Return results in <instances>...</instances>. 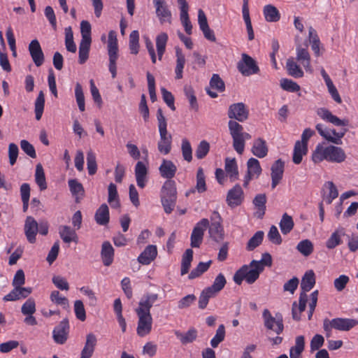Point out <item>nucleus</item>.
Returning a JSON list of instances; mask_svg holds the SVG:
<instances>
[{
    "label": "nucleus",
    "instance_id": "f257e3e1",
    "mask_svg": "<svg viewBox=\"0 0 358 358\" xmlns=\"http://www.w3.org/2000/svg\"><path fill=\"white\" fill-rule=\"evenodd\" d=\"M346 159V155L344 150L335 145H329L323 147L318 144L312 154V160L314 163H320L323 160H327L333 163H341Z\"/></svg>",
    "mask_w": 358,
    "mask_h": 358
},
{
    "label": "nucleus",
    "instance_id": "f03ea898",
    "mask_svg": "<svg viewBox=\"0 0 358 358\" xmlns=\"http://www.w3.org/2000/svg\"><path fill=\"white\" fill-rule=\"evenodd\" d=\"M157 119L160 136L159 141L157 143V148L160 153L167 155L171 150L172 136L168 133L166 120L160 108L157 111Z\"/></svg>",
    "mask_w": 358,
    "mask_h": 358
},
{
    "label": "nucleus",
    "instance_id": "7ed1b4c3",
    "mask_svg": "<svg viewBox=\"0 0 358 358\" xmlns=\"http://www.w3.org/2000/svg\"><path fill=\"white\" fill-rule=\"evenodd\" d=\"M160 197L165 213H171L177 201V189L174 180H166L164 182L161 189Z\"/></svg>",
    "mask_w": 358,
    "mask_h": 358
},
{
    "label": "nucleus",
    "instance_id": "20e7f679",
    "mask_svg": "<svg viewBox=\"0 0 358 358\" xmlns=\"http://www.w3.org/2000/svg\"><path fill=\"white\" fill-rule=\"evenodd\" d=\"M228 127L233 139V147L238 154L241 155L244 151L245 140L250 139L251 135L243 132V126L235 120H229Z\"/></svg>",
    "mask_w": 358,
    "mask_h": 358
},
{
    "label": "nucleus",
    "instance_id": "39448f33",
    "mask_svg": "<svg viewBox=\"0 0 358 358\" xmlns=\"http://www.w3.org/2000/svg\"><path fill=\"white\" fill-rule=\"evenodd\" d=\"M262 317L266 329L272 330L278 335L283 331V317L281 313H276L275 317H273L268 309H264Z\"/></svg>",
    "mask_w": 358,
    "mask_h": 358
},
{
    "label": "nucleus",
    "instance_id": "423d86ee",
    "mask_svg": "<svg viewBox=\"0 0 358 358\" xmlns=\"http://www.w3.org/2000/svg\"><path fill=\"white\" fill-rule=\"evenodd\" d=\"M211 224L208 226L210 237L217 243H221L224 238V232L221 224V216L218 212L214 211L210 217Z\"/></svg>",
    "mask_w": 358,
    "mask_h": 358
},
{
    "label": "nucleus",
    "instance_id": "0eeeda50",
    "mask_svg": "<svg viewBox=\"0 0 358 358\" xmlns=\"http://www.w3.org/2000/svg\"><path fill=\"white\" fill-rule=\"evenodd\" d=\"M237 69L245 76L256 74L259 71L255 60L245 53L242 54V59L238 62Z\"/></svg>",
    "mask_w": 358,
    "mask_h": 358
},
{
    "label": "nucleus",
    "instance_id": "6e6552de",
    "mask_svg": "<svg viewBox=\"0 0 358 358\" xmlns=\"http://www.w3.org/2000/svg\"><path fill=\"white\" fill-rule=\"evenodd\" d=\"M208 226L209 220L207 218H203L196 224L190 236V245L192 248L200 247L203 239L204 232Z\"/></svg>",
    "mask_w": 358,
    "mask_h": 358
},
{
    "label": "nucleus",
    "instance_id": "1a4fd4ad",
    "mask_svg": "<svg viewBox=\"0 0 358 358\" xmlns=\"http://www.w3.org/2000/svg\"><path fill=\"white\" fill-rule=\"evenodd\" d=\"M227 115L230 120L243 122L248 119L249 110L243 102L232 103L229 106Z\"/></svg>",
    "mask_w": 358,
    "mask_h": 358
},
{
    "label": "nucleus",
    "instance_id": "9d476101",
    "mask_svg": "<svg viewBox=\"0 0 358 358\" xmlns=\"http://www.w3.org/2000/svg\"><path fill=\"white\" fill-rule=\"evenodd\" d=\"M69 320L67 318H64L53 329L52 338L54 341L59 345L64 344L69 337Z\"/></svg>",
    "mask_w": 358,
    "mask_h": 358
},
{
    "label": "nucleus",
    "instance_id": "9b49d317",
    "mask_svg": "<svg viewBox=\"0 0 358 358\" xmlns=\"http://www.w3.org/2000/svg\"><path fill=\"white\" fill-rule=\"evenodd\" d=\"M136 314L138 317L136 332L139 336L143 337L149 334L152 330V318L151 314L140 313H136Z\"/></svg>",
    "mask_w": 358,
    "mask_h": 358
},
{
    "label": "nucleus",
    "instance_id": "f8f14e48",
    "mask_svg": "<svg viewBox=\"0 0 358 358\" xmlns=\"http://www.w3.org/2000/svg\"><path fill=\"white\" fill-rule=\"evenodd\" d=\"M244 199V193L240 185L236 184L229 190L226 201L229 206L234 208L240 206Z\"/></svg>",
    "mask_w": 358,
    "mask_h": 358
},
{
    "label": "nucleus",
    "instance_id": "ddd939ff",
    "mask_svg": "<svg viewBox=\"0 0 358 358\" xmlns=\"http://www.w3.org/2000/svg\"><path fill=\"white\" fill-rule=\"evenodd\" d=\"M29 52L36 66H41L45 60L43 52L37 39L32 40L29 44Z\"/></svg>",
    "mask_w": 358,
    "mask_h": 358
},
{
    "label": "nucleus",
    "instance_id": "4468645a",
    "mask_svg": "<svg viewBox=\"0 0 358 358\" xmlns=\"http://www.w3.org/2000/svg\"><path fill=\"white\" fill-rule=\"evenodd\" d=\"M156 9V15L158 17L161 24L168 22L171 23V13L164 0H153Z\"/></svg>",
    "mask_w": 358,
    "mask_h": 358
},
{
    "label": "nucleus",
    "instance_id": "2eb2a0df",
    "mask_svg": "<svg viewBox=\"0 0 358 358\" xmlns=\"http://www.w3.org/2000/svg\"><path fill=\"white\" fill-rule=\"evenodd\" d=\"M24 234L30 243H34L38 231V223L31 216H27L24 226Z\"/></svg>",
    "mask_w": 358,
    "mask_h": 358
},
{
    "label": "nucleus",
    "instance_id": "dca6fc26",
    "mask_svg": "<svg viewBox=\"0 0 358 358\" xmlns=\"http://www.w3.org/2000/svg\"><path fill=\"white\" fill-rule=\"evenodd\" d=\"M285 163L281 159H277L271 166V187L274 189L280 182L284 173Z\"/></svg>",
    "mask_w": 358,
    "mask_h": 358
},
{
    "label": "nucleus",
    "instance_id": "f3484780",
    "mask_svg": "<svg viewBox=\"0 0 358 358\" xmlns=\"http://www.w3.org/2000/svg\"><path fill=\"white\" fill-rule=\"evenodd\" d=\"M12 291L3 296V300L5 301H14L21 299L27 298L31 292V287H23L22 286L13 287Z\"/></svg>",
    "mask_w": 358,
    "mask_h": 358
},
{
    "label": "nucleus",
    "instance_id": "a211bd4d",
    "mask_svg": "<svg viewBox=\"0 0 358 358\" xmlns=\"http://www.w3.org/2000/svg\"><path fill=\"white\" fill-rule=\"evenodd\" d=\"M108 52L109 57V71L112 75V78H115L117 75L116 61L118 57V47L117 42H108Z\"/></svg>",
    "mask_w": 358,
    "mask_h": 358
},
{
    "label": "nucleus",
    "instance_id": "6ab92c4d",
    "mask_svg": "<svg viewBox=\"0 0 358 358\" xmlns=\"http://www.w3.org/2000/svg\"><path fill=\"white\" fill-rule=\"evenodd\" d=\"M157 299V294H147L144 295L138 303V307L136 309V313L150 314V308Z\"/></svg>",
    "mask_w": 358,
    "mask_h": 358
},
{
    "label": "nucleus",
    "instance_id": "aec40b11",
    "mask_svg": "<svg viewBox=\"0 0 358 358\" xmlns=\"http://www.w3.org/2000/svg\"><path fill=\"white\" fill-rule=\"evenodd\" d=\"M96 344V336L93 333L87 334L85 343L81 350L80 358H91L94 352Z\"/></svg>",
    "mask_w": 358,
    "mask_h": 358
},
{
    "label": "nucleus",
    "instance_id": "412c9836",
    "mask_svg": "<svg viewBox=\"0 0 358 358\" xmlns=\"http://www.w3.org/2000/svg\"><path fill=\"white\" fill-rule=\"evenodd\" d=\"M257 262V260H252L250 266L246 265L245 275L246 282L248 284L254 283L259 277V274L263 271V268Z\"/></svg>",
    "mask_w": 358,
    "mask_h": 358
},
{
    "label": "nucleus",
    "instance_id": "4be33fe9",
    "mask_svg": "<svg viewBox=\"0 0 358 358\" xmlns=\"http://www.w3.org/2000/svg\"><path fill=\"white\" fill-rule=\"evenodd\" d=\"M317 131L324 138H325L329 142L333 143L336 145H340L342 143L341 138L345 134L347 129H343L339 136L337 138H333L331 134V129H327L324 125L322 124H317L315 127Z\"/></svg>",
    "mask_w": 358,
    "mask_h": 358
},
{
    "label": "nucleus",
    "instance_id": "5701e85b",
    "mask_svg": "<svg viewBox=\"0 0 358 358\" xmlns=\"http://www.w3.org/2000/svg\"><path fill=\"white\" fill-rule=\"evenodd\" d=\"M148 169L145 164L138 161L135 166V176L137 185L143 188L148 181Z\"/></svg>",
    "mask_w": 358,
    "mask_h": 358
},
{
    "label": "nucleus",
    "instance_id": "b1692460",
    "mask_svg": "<svg viewBox=\"0 0 358 358\" xmlns=\"http://www.w3.org/2000/svg\"><path fill=\"white\" fill-rule=\"evenodd\" d=\"M157 255V246L154 245H149L138 257V262L143 265H148L155 259Z\"/></svg>",
    "mask_w": 358,
    "mask_h": 358
},
{
    "label": "nucleus",
    "instance_id": "393cba45",
    "mask_svg": "<svg viewBox=\"0 0 358 358\" xmlns=\"http://www.w3.org/2000/svg\"><path fill=\"white\" fill-rule=\"evenodd\" d=\"M161 176L167 180H171L176 175L177 167L171 160L163 159L159 167Z\"/></svg>",
    "mask_w": 358,
    "mask_h": 358
},
{
    "label": "nucleus",
    "instance_id": "a878e982",
    "mask_svg": "<svg viewBox=\"0 0 358 358\" xmlns=\"http://www.w3.org/2000/svg\"><path fill=\"white\" fill-rule=\"evenodd\" d=\"M317 114L323 120L332 123L335 126H346L348 121L345 120H341L336 115H333L328 109L320 108L317 110Z\"/></svg>",
    "mask_w": 358,
    "mask_h": 358
},
{
    "label": "nucleus",
    "instance_id": "bb28decb",
    "mask_svg": "<svg viewBox=\"0 0 358 358\" xmlns=\"http://www.w3.org/2000/svg\"><path fill=\"white\" fill-rule=\"evenodd\" d=\"M333 324L335 329L347 331L358 325V320L352 318L337 317L333 319Z\"/></svg>",
    "mask_w": 358,
    "mask_h": 358
},
{
    "label": "nucleus",
    "instance_id": "cd10ccee",
    "mask_svg": "<svg viewBox=\"0 0 358 358\" xmlns=\"http://www.w3.org/2000/svg\"><path fill=\"white\" fill-rule=\"evenodd\" d=\"M101 257L104 266H109L114 259V249L108 241H104L101 245Z\"/></svg>",
    "mask_w": 358,
    "mask_h": 358
},
{
    "label": "nucleus",
    "instance_id": "c85d7f7f",
    "mask_svg": "<svg viewBox=\"0 0 358 358\" xmlns=\"http://www.w3.org/2000/svg\"><path fill=\"white\" fill-rule=\"evenodd\" d=\"M252 153L259 157L263 158L266 157L268 152V148L266 142L262 138L255 139L251 148Z\"/></svg>",
    "mask_w": 358,
    "mask_h": 358
},
{
    "label": "nucleus",
    "instance_id": "c756f323",
    "mask_svg": "<svg viewBox=\"0 0 358 358\" xmlns=\"http://www.w3.org/2000/svg\"><path fill=\"white\" fill-rule=\"evenodd\" d=\"M308 301V296L304 292H301L299 296V306H298V310L297 312L296 307L297 304L296 302L294 301L292 304V315L293 320L296 321H299L301 319V313L303 312L306 307V303Z\"/></svg>",
    "mask_w": 358,
    "mask_h": 358
},
{
    "label": "nucleus",
    "instance_id": "7c9ffc66",
    "mask_svg": "<svg viewBox=\"0 0 358 358\" xmlns=\"http://www.w3.org/2000/svg\"><path fill=\"white\" fill-rule=\"evenodd\" d=\"M59 234L61 238L66 243L71 242L78 243V236L75 230L71 229V227L66 225H62L59 228Z\"/></svg>",
    "mask_w": 358,
    "mask_h": 358
},
{
    "label": "nucleus",
    "instance_id": "2f4dec72",
    "mask_svg": "<svg viewBox=\"0 0 358 358\" xmlns=\"http://www.w3.org/2000/svg\"><path fill=\"white\" fill-rule=\"evenodd\" d=\"M94 220L99 225H106L109 222V209L106 203L101 204L96 210L94 215Z\"/></svg>",
    "mask_w": 358,
    "mask_h": 358
},
{
    "label": "nucleus",
    "instance_id": "473e14b6",
    "mask_svg": "<svg viewBox=\"0 0 358 358\" xmlns=\"http://www.w3.org/2000/svg\"><path fill=\"white\" fill-rule=\"evenodd\" d=\"M255 208L257 209L255 213L256 216L262 219L263 218L266 211V196L265 194H259L255 196L252 201Z\"/></svg>",
    "mask_w": 358,
    "mask_h": 358
},
{
    "label": "nucleus",
    "instance_id": "72a5a7b5",
    "mask_svg": "<svg viewBox=\"0 0 358 358\" xmlns=\"http://www.w3.org/2000/svg\"><path fill=\"white\" fill-rule=\"evenodd\" d=\"M315 284V275L313 271L310 270L305 273L301 282V288L302 292H306L311 290Z\"/></svg>",
    "mask_w": 358,
    "mask_h": 358
},
{
    "label": "nucleus",
    "instance_id": "f704fd0d",
    "mask_svg": "<svg viewBox=\"0 0 358 358\" xmlns=\"http://www.w3.org/2000/svg\"><path fill=\"white\" fill-rule=\"evenodd\" d=\"M345 234V229L343 227L338 228L334 232H333L331 236L328 238L326 242V247L328 249H334L336 246L341 244L342 241L341 237Z\"/></svg>",
    "mask_w": 358,
    "mask_h": 358
},
{
    "label": "nucleus",
    "instance_id": "c9c22d12",
    "mask_svg": "<svg viewBox=\"0 0 358 358\" xmlns=\"http://www.w3.org/2000/svg\"><path fill=\"white\" fill-rule=\"evenodd\" d=\"M175 335L182 345H187L194 342L196 339L197 330L194 328H190L185 333H181L179 331H176Z\"/></svg>",
    "mask_w": 358,
    "mask_h": 358
},
{
    "label": "nucleus",
    "instance_id": "e433bc0d",
    "mask_svg": "<svg viewBox=\"0 0 358 358\" xmlns=\"http://www.w3.org/2000/svg\"><path fill=\"white\" fill-rule=\"evenodd\" d=\"M305 348V338L303 336H299L295 339V345L289 350L290 358H301V354Z\"/></svg>",
    "mask_w": 358,
    "mask_h": 358
},
{
    "label": "nucleus",
    "instance_id": "4c0bfd02",
    "mask_svg": "<svg viewBox=\"0 0 358 358\" xmlns=\"http://www.w3.org/2000/svg\"><path fill=\"white\" fill-rule=\"evenodd\" d=\"M308 152V146L301 143L300 141L295 143L294 148V153L292 157L293 162L295 164H299L303 159V156Z\"/></svg>",
    "mask_w": 358,
    "mask_h": 358
},
{
    "label": "nucleus",
    "instance_id": "58836bf2",
    "mask_svg": "<svg viewBox=\"0 0 358 358\" xmlns=\"http://www.w3.org/2000/svg\"><path fill=\"white\" fill-rule=\"evenodd\" d=\"M176 79H181L182 78V71L185 64V57L182 53L181 48L176 47Z\"/></svg>",
    "mask_w": 358,
    "mask_h": 358
},
{
    "label": "nucleus",
    "instance_id": "ea45409f",
    "mask_svg": "<svg viewBox=\"0 0 358 358\" xmlns=\"http://www.w3.org/2000/svg\"><path fill=\"white\" fill-rule=\"evenodd\" d=\"M296 59L300 62L306 71L310 70V56L306 48H296Z\"/></svg>",
    "mask_w": 358,
    "mask_h": 358
},
{
    "label": "nucleus",
    "instance_id": "a19ab883",
    "mask_svg": "<svg viewBox=\"0 0 358 358\" xmlns=\"http://www.w3.org/2000/svg\"><path fill=\"white\" fill-rule=\"evenodd\" d=\"M264 15L265 20L269 22H276L280 19V14L278 10L273 5L268 4L264 7Z\"/></svg>",
    "mask_w": 358,
    "mask_h": 358
},
{
    "label": "nucleus",
    "instance_id": "79ce46f5",
    "mask_svg": "<svg viewBox=\"0 0 358 358\" xmlns=\"http://www.w3.org/2000/svg\"><path fill=\"white\" fill-rule=\"evenodd\" d=\"M108 202L110 206L113 208H120V199L118 197V193L117 190V186L114 183L111 182L108 187Z\"/></svg>",
    "mask_w": 358,
    "mask_h": 358
},
{
    "label": "nucleus",
    "instance_id": "37998d69",
    "mask_svg": "<svg viewBox=\"0 0 358 358\" xmlns=\"http://www.w3.org/2000/svg\"><path fill=\"white\" fill-rule=\"evenodd\" d=\"M224 169L227 173L229 176L231 180H235L238 178V171L235 158L230 159L227 157L225 159Z\"/></svg>",
    "mask_w": 358,
    "mask_h": 358
},
{
    "label": "nucleus",
    "instance_id": "c03bdc74",
    "mask_svg": "<svg viewBox=\"0 0 358 358\" xmlns=\"http://www.w3.org/2000/svg\"><path fill=\"white\" fill-rule=\"evenodd\" d=\"M168 38V34L165 32L160 33L156 37V47L159 60H162L165 52Z\"/></svg>",
    "mask_w": 358,
    "mask_h": 358
},
{
    "label": "nucleus",
    "instance_id": "a18cd8bd",
    "mask_svg": "<svg viewBox=\"0 0 358 358\" xmlns=\"http://www.w3.org/2000/svg\"><path fill=\"white\" fill-rule=\"evenodd\" d=\"M193 260V250L192 249H187L182 257L181 270L182 275L187 274L191 266V263Z\"/></svg>",
    "mask_w": 358,
    "mask_h": 358
},
{
    "label": "nucleus",
    "instance_id": "49530a36",
    "mask_svg": "<svg viewBox=\"0 0 358 358\" xmlns=\"http://www.w3.org/2000/svg\"><path fill=\"white\" fill-rule=\"evenodd\" d=\"M91 43L92 41H80L78 51L79 64H83L88 59Z\"/></svg>",
    "mask_w": 358,
    "mask_h": 358
},
{
    "label": "nucleus",
    "instance_id": "de8ad7c7",
    "mask_svg": "<svg viewBox=\"0 0 358 358\" xmlns=\"http://www.w3.org/2000/svg\"><path fill=\"white\" fill-rule=\"evenodd\" d=\"M281 232L286 235L289 234L294 228V223L292 217L287 213H284L279 223Z\"/></svg>",
    "mask_w": 358,
    "mask_h": 358
},
{
    "label": "nucleus",
    "instance_id": "09e8293b",
    "mask_svg": "<svg viewBox=\"0 0 358 358\" xmlns=\"http://www.w3.org/2000/svg\"><path fill=\"white\" fill-rule=\"evenodd\" d=\"M286 68L289 75L294 78H301L303 76V71L292 57L287 59Z\"/></svg>",
    "mask_w": 358,
    "mask_h": 358
},
{
    "label": "nucleus",
    "instance_id": "8fccbe9b",
    "mask_svg": "<svg viewBox=\"0 0 358 358\" xmlns=\"http://www.w3.org/2000/svg\"><path fill=\"white\" fill-rule=\"evenodd\" d=\"M264 233L263 231H257L248 241L246 245L248 251H252L259 246L264 239Z\"/></svg>",
    "mask_w": 358,
    "mask_h": 358
},
{
    "label": "nucleus",
    "instance_id": "3c124183",
    "mask_svg": "<svg viewBox=\"0 0 358 358\" xmlns=\"http://www.w3.org/2000/svg\"><path fill=\"white\" fill-rule=\"evenodd\" d=\"M35 180L41 191L47 189L45 173L41 164H38L36 166Z\"/></svg>",
    "mask_w": 358,
    "mask_h": 358
},
{
    "label": "nucleus",
    "instance_id": "603ef678",
    "mask_svg": "<svg viewBox=\"0 0 358 358\" xmlns=\"http://www.w3.org/2000/svg\"><path fill=\"white\" fill-rule=\"evenodd\" d=\"M226 283L224 275L222 273H219L215 278L213 285L207 288H209L210 291L216 295L224 287Z\"/></svg>",
    "mask_w": 358,
    "mask_h": 358
},
{
    "label": "nucleus",
    "instance_id": "864d4df0",
    "mask_svg": "<svg viewBox=\"0 0 358 358\" xmlns=\"http://www.w3.org/2000/svg\"><path fill=\"white\" fill-rule=\"evenodd\" d=\"M45 105V96L43 91H40L35 101L34 110L36 119L40 120L41 119Z\"/></svg>",
    "mask_w": 358,
    "mask_h": 358
},
{
    "label": "nucleus",
    "instance_id": "5fc2aeb1",
    "mask_svg": "<svg viewBox=\"0 0 358 358\" xmlns=\"http://www.w3.org/2000/svg\"><path fill=\"white\" fill-rule=\"evenodd\" d=\"M212 263V261L210 260L207 262H199L196 267L194 268L190 273L189 274V279H194L196 278L199 277L203 273H205L208 269L209 268L210 264Z\"/></svg>",
    "mask_w": 358,
    "mask_h": 358
},
{
    "label": "nucleus",
    "instance_id": "6e6d98bb",
    "mask_svg": "<svg viewBox=\"0 0 358 358\" xmlns=\"http://www.w3.org/2000/svg\"><path fill=\"white\" fill-rule=\"evenodd\" d=\"M313 244L308 239L300 241L296 245V250L303 256L308 257L313 252Z\"/></svg>",
    "mask_w": 358,
    "mask_h": 358
},
{
    "label": "nucleus",
    "instance_id": "4d7b16f0",
    "mask_svg": "<svg viewBox=\"0 0 358 358\" xmlns=\"http://www.w3.org/2000/svg\"><path fill=\"white\" fill-rule=\"evenodd\" d=\"M65 45L69 52L75 53L76 45L73 41V34L71 27L65 29Z\"/></svg>",
    "mask_w": 358,
    "mask_h": 358
},
{
    "label": "nucleus",
    "instance_id": "13d9d810",
    "mask_svg": "<svg viewBox=\"0 0 358 358\" xmlns=\"http://www.w3.org/2000/svg\"><path fill=\"white\" fill-rule=\"evenodd\" d=\"M75 96L78 108L80 112L85 110V96L83 90L82 85L80 83H76L75 87Z\"/></svg>",
    "mask_w": 358,
    "mask_h": 358
},
{
    "label": "nucleus",
    "instance_id": "bf43d9fd",
    "mask_svg": "<svg viewBox=\"0 0 358 358\" xmlns=\"http://www.w3.org/2000/svg\"><path fill=\"white\" fill-rule=\"evenodd\" d=\"M129 49L131 53L137 55L139 50V34L136 30L132 31L129 35Z\"/></svg>",
    "mask_w": 358,
    "mask_h": 358
},
{
    "label": "nucleus",
    "instance_id": "052dcab7",
    "mask_svg": "<svg viewBox=\"0 0 358 358\" xmlns=\"http://www.w3.org/2000/svg\"><path fill=\"white\" fill-rule=\"evenodd\" d=\"M225 337V327L224 324L219 325L215 336L210 341V345L215 348L224 341Z\"/></svg>",
    "mask_w": 358,
    "mask_h": 358
},
{
    "label": "nucleus",
    "instance_id": "680f3d73",
    "mask_svg": "<svg viewBox=\"0 0 358 358\" xmlns=\"http://www.w3.org/2000/svg\"><path fill=\"white\" fill-rule=\"evenodd\" d=\"M87 166L89 175H94L97 171V164L95 154L91 150L87 154Z\"/></svg>",
    "mask_w": 358,
    "mask_h": 358
},
{
    "label": "nucleus",
    "instance_id": "e2e57ef3",
    "mask_svg": "<svg viewBox=\"0 0 358 358\" xmlns=\"http://www.w3.org/2000/svg\"><path fill=\"white\" fill-rule=\"evenodd\" d=\"M210 86L211 88L217 90L219 92H222L225 90L224 82L217 73L213 74L210 80Z\"/></svg>",
    "mask_w": 358,
    "mask_h": 358
},
{
    "label": "nucleus",
    "instance_id": "0e129e2a",
    "mask_svg": "<svg viewBox=\"0 0 358 358\" xmlns=\"http://www.w3.org/2000/svg\"><path fill=\"white\" fill-rule=\"evenodd\" d=\"M215 294L212 293L209 288H205L201 293L199 296V308L200 309H204L209 301V299L213 296H215Z\"/></svg>",
    "mask_w": 358,
    "mask_h": 358
},
{
    "label": "nucleus",
    "instance_id": "69168bd1",
    "mask_svg": "<svg viewBox=\"0 0 358 358\" xmlns=\"http://www.w3.org/2000/svg\"><path fill=\"white\" fill-rule=\"evenodd\" d=\"M209 150V143L205 140L201 141L196 149L195 155L197 159H202L208 155Z\"/></svg>",
    "mask_w": 358,
    "mask_h": 358
},
{
    "label": "nucleus",
    "instance_id": "338daca9",
    "mask_svg": "<svg viewBox=\"0 0 358 358\" xmlns=\"http://www.w3.org/2000/svg\"><path fill=\"white\" fill-rule=\"evenodd\" d=\"M248 171L255 174L257 178L262 171L259 162L253 157L248 159L247 162Z\"/></svg>",
    "mask_w": 358,
    "mask_h": 358
},
{
    "label": "nucleus",
    "instance_id": "774afa93",
    "mask_svg": "<svg viewBox=\"0 0 358 358\" xmlns=\"http://www.w3.org/2000/svg\"><path fill=\"white\" fill-rule=\"evenodd\" d=\"M280 87L285 91L296 92L300 90V86L292 80L282 78L280 80Z\"/></svg>",
    "mask_w": 358,
    "mask_h": 358
}]
</instances>
